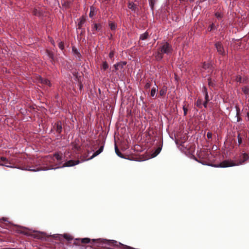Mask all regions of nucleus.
<instances>
[{"mask_svg":"<svg viewBox=\"0 0 249 249\" xmlns=\"http://www.w3.org/2000/svg\"><path fill=\"white\" fill-rule=\"evenodd\" d=\"M103 149H104V146H101L98 150H97L93 153V154L92 155V156L89 159H92L94 157H95L97 156V155H98L99 154H100L103 151Z\"/></svg>","mask_w":249,"mask_h":249,"instance_id":"8","label":"nucleus"},{"mask_svg":"<svg viewBox=\"0 0 249 249\" xmlns=\"http://www.w3.org/2000/svg\"><path fill=\"white\" fill-rule=\"evenodd\" d=\"M148 36V33L145 32L144 34L141 35L140 38V39H141L142 40H144L147 38Z\"/></svg>","mask_w":249,"mask_h":249,"instance_id":"19","label":"nucleus"},{"mask_svg":"<svg viewBox=\"0 0 249 249\" xmlns=\"http://www.w3.org/2000/svg\"><path fill=\"white\" fill-rule=\"evenodd\" d=\"M27 170L30 171H38L40 170H41L42 169L36 167V168H33L32 167H29L26 169Z\"/></svg>","mask_w":249,"mask_h":249,"instance_id":"18","label":"nucleus"},{"mask_svg":"<svg viewBox=\"0 0 249 249\" xmlns=\"http://www.w3.org/2000/svg\"><path fill=\"white\" fill-rule=\"evenodd\" d=\"M94 10H95V8L93 7H91L90 8V12L89 13V17L90 18L93 17V16L94 15Z\"/></svg>","mask_w":249,"mask_h":249,"instance_id":"23","label":"nucleus"},{"mask_svg":"<svg viewBox=\"0 0 249 249\" xmlns=\"http://www.w3.org/2000/svg\"><path fill=\"white\" fill-rule=\"evenodd\" d=\"M156 0H149V3L151 7H153Z\"/></svg>","mask_w":249,"mask_h":249,"instance_id":"30","label":"nucleus"},{"mask_svg":"<svg viewBox=\"0 0 249 249\" xmlns=\"http://www.w3.org/2000/svg\"><path fill=\"white\" fill-rule=\"evenodd\" d=\"M46 161L50 163H56V165H60L64 161V157L62 154L55 153L53 156H48L46 158Z\"/></svg>","mask_w":249,"mask_h":249,"instance_id":"3","label":"nucleus"},{"mask_svg":"<svg viewBox=\"0 0 249 249\" xmlns=\"http://www.w3.org/2000/svg\"><path fill=\"white\" fill-rule=\"evenodd\" d=\"M115 151L116 154L120 157L123 158H124L123 154L119 151V149L118 148L117 145H115Z\"/></svg>","mask_w":249,"mask_h":249,"instance_id":"16","label":"nucleus"},{"mask_svg":"<svg viewBox=\"0 0 249 249\" xmlns=\"http://www.w3.org/2000/svg\"><path fill=\"white\" fill-rule=\"evenodd\" d=\"M56 131L57 133H60L62 131L61 123L58 122L56 124Z\"/></svg>","mask_w":249,"mask_h":249,"instance_id":"11","label":"nucleus"},{"mask_svg":"<svg viewBox=\"0 0 249 249\" xmlns=\"http://www.w3.org/2000/svg\"><path fill=\"white\" fill-rule=\"evenodd\" d=\"M128 7L130 9L134 12L136 11L138 9L137 5L133 2H129Z\"/></svg>","mask_w":249,"mask_h":249,"instance_id":"9","label":"nucleus"},{"mask_svg":"<svg viewBox=\"0 0 249 249\" xmlns=\"http://www.w3.org/2000/svg\"><path fill=\"white\" fill-rule=\"evenodd\" d=\"M214 26V24H212L208 28V30L211 31L213 30V27Z\"/></svg>","mask_w":249,"mask_h":249,"instance_id":"37","label":"nucleus"},{"mask_svg":"<svg viewBox=\"0 0 249 249\" xmlns=\"http://www.w3.org/2000/svg\"><path fill=\"white\" fill-rule=\"evenodd\" d=\"M58 47L61 50H63L64 48V44L62 42L60 41L58 43Z\"/></svg>","mask_w":249,"mask_h":249,"instance_id":"25","label":"nucleus"},{"mask_svg":"<svg viewBox=\"0 0 249 249\" xmlns=\"http://www.w3.org/2000/svg\"><path fill=\"white\" fill-rule=\"evenodd\" d=\"M210 67V64H209V63H204L203 64V68L204 69H205V70H206V69H207L209 68V67Z\"/></svg>","mask_w":249,"mask_h":249,"instance_id":"26","label":"nucleus"},{"mask_svg":"<svg viewBox=\"0 0 249 249\" xmlns=\"http://www.w3.org/2000/svg\"><path fill=\"white\" fill-rule=\"evenodd\" d=\"M111 242L113 243H117L116 241H112Z\"/></svg>","mask_w":249,"mask_h":249,"instance_id":"41","label":"nucleus"},{"mask_svg":"<svg viewBox=\"0 0 249 249\" xmlns=\"http://www.w3.org/2000/svg\"><path fill=\"white\" fill-rule=\"evenodd\" d=\"M101 28L100 24H94L93 26V34H95V31H99Z\"/></svg>","mask_w":249,"mask_h":249,"instance_id":"12","label":"nucleus"},{"mask_svg":"<svg viewBox=\"0 0 249 249\" xmlns=\"http://www.w3.org/2000/svg\"><path fill=\"white\" fill-rule=\"evenodd\" d=\"M158 86L155 85V87H153L151 90V96L152 97H154L156 95V93L158 90Z\"/></svg>","mask_w":249,"mask_h":249,"instance_id":"13","label":"nucleus"},{"mask_svg":"<svg viewBox=\"0 0 249 249\" xmlns=\"http://www.w3.org/2000/svg\"><path fill=\"white\" fill-rule=\"evenodd\" d=\"M204 90L205 92V99H206V101L204 103H203V106L205 107H207V102L209 101V100H208V93L205 91L206 90V88H204Z\"/></svg>","mask_w":249,"mask_h":249,"instance_id":"14","label":"nucleus"},{"mask_svg":"<svg viewBox=\"0 0 249 249\" xmlns=\"http://www.w3.org/2000/svg\"><path fill=\"white\" fill-rule=\"evenodd\" d=\"M215 16L216 17L218 18V19H220L222 17V15L221 13H219V12H217L215 13Z\"/></svg>","mask_w":249,"mask_h":249,"instance_id":"28","label":"nucleus"},{"mask_svg":"<svg viewBox=\"0 0 249 249\" xmlns=\"http://www.w3.org/2000/svg\"><path fill=\"white\" fill-rule=\"evenodd\" d=\"M72 51L74 52L75 54H79L77 51L76 50V49H74V48H72Z\"/></svg>","mask_w":249,"mask_h":249,"instance_id":"38","label":"nucleus"},{"mask_svg":"<svg viewBox=\"0 0 249 249\" xmlns=\"http://www.w3.org/2000/svg\"><path fill=\"white\" fill-rule=\"evenodd\" d=\"M64 237L69 241L71 240V236L70 235L66 234L64 235Z\"/></svg>","mask_w":249,"mask_h":249,"instance_id":"29","label":"nucleus"},{"mask_svg":"<svg viewBox=\"0 0 249 249\" xmlns=\"http://www.w3.org/2000/svg\"><path fill=\"white\" fill-rule=\"evenodd\" d=\"M196 106L199 107H202V103L200 99H198L196 102Z\"/></svg>","mask_w":249,"mask_h":249,"instance_id":"27","label":"nucleus"},{"mask_svg":"<svg viewBox=\"0 0 249 249\" xmlns=\"http://www.w3.org/2000/svg\"><path fill=\"white\" fill-rule=\"evenodd\" d=\"M243 92L247 96H249V87H244L242 89Z\"/></svg>","mask_w":249,"mask_h":249,"instance_id":"15","label":"nucleus"},{"mask_svg":"<svg viewBox=\"0 0 249 249\" xmlns=\"http://www.w3.org/2000/svg\"><path fill=\"white\" fill-rule=\"evenodd\" d=\"M166 91H167V89L166 88H164L163 87V88H162L160 91V95L161 96H164L166 93Z\"/></svg>","mask_w":249,"mask_h":249,"instance_id":"17","label":"nucleus"},{"mask_svg":"<svg viewBox=\"0 0 249 249\" xmlns=\"http://www.w3.org/2000/svg\"><path fill=\"white\" fill-rule=\"evenodd\" d=\"M51 43H52V44L53 45H54V41H53V40L52 41H51Z\"/></svg>","mask_w":249,"mask_h":249,"instance_id":"39","label":"nucleus"},{"mask_svg":"<svg viewBox=\"0 0 249 249\" xmlns=\"http://www.w3.org/2000/svg\"><path fill=\"white\" fill-rule=\"evenodd\" d=\"M247 117L249 118V112L247 113Z\"/></svg>","mask_w":249,"mask_h":249,"instance_id":"40","label":"nucleus"},{"mask_svg":"<svg viewBox=\"0 0 249 249\" xmlns=\"http://www.w3.org/2000/svg\"><path fill=\"white\" fill-rule=\"evenodd\" d=\"M109 25L111 30H115L116 29V25L115 23H110Z\"/></svg>","mask_w":249,"mask_h":249,"instance_id":"21","label":"nucleus"},{"mask_svg":"<svg viewBox=\"0 0 249 249\" xmlns=\"http://www.w3.org/2000/svg\"><path fill=\"white\" fill-rule=\"evenodd\" d=\"M108 68V65L107 64L106 62H104L102 66V69L104 70H106Z\"/></svg>","mask_w":249,"mask_h":249,"instance_id":"22","label":"nucleus"},{"mask_svg":"<svg viewBox=\"0 0 249 249\" xmlns=\"http://www.w3.org/2000/svg\"><path fill=\"white\" fill-rule=\"evenodd\" d=\"M172 49L170 44L167 42H163L158 49V52L155 54L157 60H160L163 57V54H170L172 53Z\"/></svg>","mask_w":249,"mask_h":249,"instance_id":"2","label":"nucleus"},{"mask_svg":"<svg viewBox=\"0 0 249 249\" xmlns=\"http://www.w3.org/2000/svg\"><path fill=\"white\" fill-rule=\"evenodd\" d=\"M249 159V155L245 153H242L239 156L236 160H225L217 165H214L213 166L216 167H228L234 166H238L242 165Z\"/></svg>","mask_w":249,"mask_h":249,"instance_id":"1","label":"nucleus"},{"mask_svg":"<svg viewBox=\"0 0 249 249\" xmlns=\"http://www.w3.org/2000/svg\"><path fill=\"white\" fill-rule=\"evenodd\" d=\"M150 86H151V85L149 83H146V84L145 85V86H144V88L146 89H148L150 88Z\"/></svg>","mask_w":249,"mask_h":249,"instance_id":"33","label":"nucleus"},{"mask_svg":"<svg viewBox=\"0 0 249 249\" xmlns=\"http://www.w3.org/2000/svg\"><path fill=\"white\" fill-rule=\"evenodd\" d=\"M238 143L239 144H241V142H242V139L240 137L239 135H238Z\"/></svg>","mask_w":249,"mask_h":249,"instance_id":"36","label":"nucleus"},{"mask_svg":"<svg viewBox=\"0 0 249 249\" xmlns=\"http://www.w3.org/2000/svg\"><path fill=\"white\" fill-rule=\"evenodd\" d=\"M10 163L4 157H1L0 159V165L5 166L8 167L13 168V166L10 165Z\"/></svg>","mask_w":249,"mask_h":249,"instance_id":"5","label":"nucleus"},{"mask_svg":"<svg viewBox=\"0 0 249 249\" xmlns=\"http://www.w3.org/2000/svg\"><path fill=\"white\" fill-rule=\"evenodd\" d=\"M209 85H211V82H209Z\"/></svg>","mask_w":249,"mask_h":249,"instance_id":"42","label":"nucleus"},{"mask_svg":"<svg viewBox=\"0 0 249 249\" xmlns=\"http://www.w3.org/2000/svg\"><path fill=\"white\" fill-rule=\"evenodd\" d=\"M125 62H121L114 65L116 70H122L123 67L126 65Z\"/></svg>","mask_w":249,"mask_h":249,"instance_id":"7","label":"nucleus"},{"mask_svg":"<svg viewBox=\"0 0 249 249\" xmlns=\"http://www.w3.org/2000/svg\"><path fill=\"white\" fill-rule=\"evenodd\" d=\"M212 133L211 132H208L207 134V137L208 139H212Z\"/></svg>","mask_w":249,"mask_h":249,"instance_id":"32","label":"nucleus"},{"mask_svg":"<svg viewBox=\"0 0 249 249\" xmlns=\"http://www.w3.org/2000/svg\"><path fill=\"white\" fill-rule=\"evenodd\" d=\"M160 151H161V148L159 147V148H158L157 149H156L154 153H153L152 154V157H155L157 155H158L160 153Z\"/></svg>","mask_w":249,"mask_h":249,"instance_id":"20","label":"nucleus"},{"mask_svg":"<svg viewBox=\"0 0 249 249\" xmlns=\"http://www.w3.org/2000/svg\"><path fill=\"white\" fill-rule=\"evenodd\" d=\"M48 56L52 59H53V54L51 52H48Z\"/></svg>","mask_w":249,"mask_h":249,"instance_id":"31","label":"nucleus"},{"mask_svg":"<svg viewBox=\"0 0 249 249\" xmlns=\"http://www.w3.org/2000/svg\"><path fill=\"white\" fill-rule=\"evenodd\" d=\"M114 56V52L113 51H111L110 52L109 54V57L110 59H112Z\"/></svg>","mask_w":249,"mask_h":249,"instance_id":"34","label":"nucleus"},{"mask_svg":"<svg viewBox=\"0 0 249 249\" xmlns=\"http://www.w3.org/2000/svg\"><path fill=\"white\" fill-rule=\"evenodd\" d=\"M215 47L216 48L217 52L220 54H223L224 53V50L223 46L220 42H217L215 43Z\"/></svg>","mask_w":249,"mask_h":249,"instance_id":"6","label":"nucleus"},{"mask_svg":"<svg viewBox=\"0 0 249 249\" xmlns=\"http://www.w3.org/2000/svg\"><path fill=\"white\" fill-rule=\"evenodd\" d=\"M79 163V160H70L69 161H68L67 162H65L62 166H58L55 168H52L51 169H57L59 168H62L64 167H70L76 164H78Z\"/></svg>","mask_w":249,"mask_h":249,"instance_id":"4","label":"nucleus"},{"mask_svg":"<svg viewBox=\"0 0 249 249\" xmlns=\"http://www.w3.org/2000/svg\"><path fill=\"white\" fill-rule=\"evenodd\" d=\"M90 241V239L88 238H85L81 239V242L84 243H88Z\"/></svg>","mask_w":249,"mask_h":249,"instance_id":"24","label":"nucleus"},{"mask_svg":"<svg viewBox=\"0 0 249 249\" xmlns=\"http://www.w3.org/2000/svg\"><path fill=\"white\" fill-rule=\"evenodd\" d=\"M39 80L41 83L51 86V82L48 79L39 77Z\"/></svg>","mask_w":249,"mask_h":249,"instance_id":"10","label":"nucleus"},{"mask_svg":"<svg viewBox=\"0 0 249 249\" xmlns=\"http://www.w3.org/2000/svg\"><path fill=\"white\" fill-rule=\"evenodd\" d=\"M183 109L184 111V115H186L187 114V109L184 106H183Z\"/></svg>","mask_w":249,"mask_h":249,"instance_id":"35","label":"nucleus"}]
</instances>
